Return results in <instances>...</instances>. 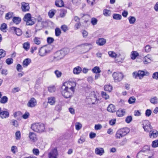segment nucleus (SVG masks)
I'll list each match as a JSON object with an SVG mask.
<instances>
[{
  "mask_svg": "<svg viewBox=\"0 0 158 158\" xmlns=\"http://www.w3.org/2000/svg\"><path fill=\"white\" fill-rule=\"evenodd\" d=\"M6 55V52L3 50L0 49V59L4 57Z\"/></svg>",
  "mask_w": 158,
  "mask_h": 158,
  "instance_id": "51",
  "label": "nucleus"
},
{
  "mask_svg": "<svg viewBox=\"0 0 158 158\" xmlns=\"http://www.w3.org/2000/svg\"><path fill=\"white\" fill-rule=\"evenodd\" d=\"M151 50V47L150 46L148 45H147L145 47V51L146 52H148L150 51Z\"/></svg>",
  "mask_w": 158,
  "mask_h": 158,
  "instance_id": "61",
  "label": "nucleus"
},
{
  "mask_svg": "<svg viewBox=\"0 0 158 158\" xmlns=\"http://www.w3.org/2000/svg\"><path fill=\"white\" fill-rule=\"evenodd\" d=\"M107 110L110 112H114L116 110L115 106L113 104H110L107 107Z\"/></svg>",
  "mask_w": 158,
  "mask_h": 158,
  "instance_id": "18",
  "label": "nucleus"
},
{
  "mask_svg": "<svg viewBox=\"0 0 158 158\" xmlns=\"http://www.w3.org/2000/svg\"><path fill=\"white\" fill-rule=\"evenodd\" d=\"M48 103L51 105H53L55 102V98L54 97H51L48 98Z\"/></svg>",
  "mask_w": 158,
  "mask_h": 158,
  "instance_id": "29",
  "label": "nucleus"
},
{
  "mask_svg": "<svg viewBox=\"0 0 158 158\" xmlns=\"http://www.w3.org/2000/svg\"><path fill=\"white\" fill-rule=\"evenodd\" d=\"M56 88L54 86H51L48 88V91L50 93L54 92L56 90Z\"/></svg>",
  "mask_w": 158,
  "mask_h": 158,
  "instance_id": "44",
  "label": "nucleus"
},
{
  "mask_svg": "<svg viewBox=\"0 0 158 158\" xmlns=\"http://www.w3.org/2000/svg\"><path fill=\"white\" fill-rule=\"evenodd\" d=\"M31 62V60L30 59L27 58L25 59L23 62V66L24 67H27Z\"/></svg>",
  "mask_w": 158,
  "mask_h": 158,
  "instance_id": "22",
  "label": "nucleus"
},
{
  "mask_svg": "<svg viewBox=\"0 0 158 158\" xmlns=\"http://www.w3.org/2000/svg\"><path fill=\"white\" fill-rule=\"evenodd\" d=\"M66 84L67 86H65L64 88L71 91L73 92H74L75 87L76 85V83L75 82L73 81H69L66 83H65L64 84Z\"/></svg>",
  "mask_w": 158,
  "mask_h": 158,
  "instance_id": "8",
  "label": "nucleus"
},
{
  "mask_svg": "<svg viewBox=\"0 0 158 158\" xmlns=\"http://www.w3.org/2000/svg\"><path fill=\"white\" fill-rule=\"evenodd\" d=\"M9 116V112L7 111H1L0 114V117L2 118H6Z\"/></svg>",
  "mask_w": 158,
  "mask_h": 158,
  "instance_id": "15",
  "label": "nucleus"
},
{
  "mask_svg": "<svg viewBox=\"0 0 158 158\" xmlns=\"http://www.w3.org/2000/svg\"><path fill=\"white\" fill-rule=\"evenodd\" d=\"M113 18L114 19L119 20L122 19V16L118 14H114L113 15Z\"/></svg>",
  "mask_w": 158,
  "mask_h": 158,
  "instance_id": "33",
  "label": "nucleus"
},
{
  "mask_svg": "<svg viewBox=\"0 0 158 158\" xmlns=\"http://www.w3.org/2000/svg\"><path fill=\"white\" fill-rule=\"evenodd\" d=\"M152 78L154 79L157 80L158 79V72H156L153 73Z\"/></svg>",
  "mask_w": 158,
  "mask_h": 158,
  "instance_id": "64",
  "label": "nucleus"
},
{
  "mask_svg": "<svg viewBox=\"0 0 158 158\" xmlns=\"http://www.w3.org/2000/svg\"><path fill=\"white\" fill-rule=\"evenodd\" d=\"M42 39L38 37H35L33 40V42L37 45H40L41 43Z\"/></svg>",
  "mask_w": 158,
  "mask_h": 158,
  "instance_id": "23",
  "label": "nucleus"
},
{
  "mask_svg": "<svg viewBox=\"0 0 158 158\" xmlns=\"http://www.w3.org/2000/svg\"><path fill=\"white\" fill-rule=\"evenodd\" d=\"M129 23L131 24H134L136 21L135 18L133 16H130L128 18Z\"/></svg>",
  "mask_w": 158,
  "mask_h": 158,
  "instance_id": "36",
  "label": "nucleus"
},
{
  "mask_svg": "<svg viewBox=\"0 0 158 158\" xmlns=\"http://www.w3.org/2000/svg\"><path fill=\"white\" fill-rule=\"evenodd\" d=\"M85 141V139L82 137H81L79 139L78 142L79 144H82Z\"/></svg>",
  "mask_w": 158,
  "mask_h": 158,
  "instance_id": "59",
  "label": "nucleus"
},
{
  "mask_svg": "<svg viewBox=\"0 0 158 158\" xmlns=\"http://www.w3.org/2000/svg\"><path fill=\"white\" fill-rule=\"evenodd\" d=\"M69 52V49L68 48H64L60 50L57 51L55 54L54 58L60 60L62 58Z\"/></svg>",
  "mask_w": 158,
  "mask_h": 158,
  "instance_id": "5",
  "label": "nucleus"
},
{
  "mask_svg": "<svg viewBox=\"0 0 158 158\" xmlns=\"http://www.w3.org/2000/svg\"><path fill=\"white\" fill-rule=\"evenodd\" d=\"M32 18L30 13H27L25 15L23 19L24 21L27 22L29 19H31Z\"/></svg>",
  "mask_w": 158,
  "mask_h": 158,
  "instance_id": "31",
  "label": "nucleus"
},
{
  "mask_svg": "<svg viewBox=\"0 0 158 158\" xmlns=\"http://www.w3.org/2000/svg\"><path fill=\"white\" fill-rule=\"evenodd\" d=\"M135 101V98L133 97H130L128 100V102L130 104L134 103Z\"/></svg>",
  "mask_w": 158,
  "mask_h": 158,
  "instance_id": "54",
  "label": "nucleus"
},
{
  "mask_svg": "<svg viewBox=\"0 0 158 158\" xmlns=\"http://www.w3.org/2000/svg\"><path fill=\"white\" fill-rule=\"evenodd\" d=\"M106 40L104 38H99L96 42V44L100 46H102L106 43Z\"/></svg>",
  "mask_w": 158,
  "mask_h": 158,
  "instance_id": "16",
  "label": "nucleus"
},
{
  "mask_svg": "<svg viewBox=\"0 0 158 158\" xmlns=\"http://www.w3.org/2000/svg\"><path fill=\"white\" fill-rule=\"evenodd\" d=\"M16 139L17 140H19L21 137L20 132L19 131H17L15 133Z\"/></svg>",
  "mask_w": 158,
  "mask_h": 158,
  "instance_id": "58",
  "label": "nucleus"
},
{
  "mask_svg": "<svg viewBox=\"0 0 158 158\" xmlns=\"http://www.w3.org/2000/svg\"><path fill=\"white\" fill-rule=\"evenodd\" d=\"M108 53L109 56L112 58H116L117 54L113 51H109Z\"/></svg>",
  "mask_w": 158,
  "mask_h": 158,
  "instance_id": "46",
  "label": "nucleus"
},
{
  "mask_svg": "<svg viewBox=\"0 0 158 158\" xmlns=\"http://www.w3.org/2000/svg\"><path fill=\"white\" fill-rule=\"evenodd\" d=\"M31 128L33 131L40 133L44 132L45 129L44 124L41 123H36L32 124Z\"/></svg>",
  "mask_w": 158,
  "mask_h": 158,
  "instance_id": "2",
  "label": "nucleus"
},
{
  "mask_svg": "<svg viewBox=\"0 0 158 158\" xmlns=\"http://www.w3.org/2000/svg\"><path fill=\"white\" fill-rule=\"evenodd\" d=\"M10 29L11 30L13 31L18 36H20L22 34V31L19 28L13 27L10 28Z\"/></svg>",
  "mask_w": 158,
  "mask_h": 158,
  "instance_id": "13",
  "label": "nucleus"
},
{
  "mask_svg": "<svg viewBox=\"0 0 158 158\" xmlns=\"http://www.w3.org/2000/svg\"><path fill=\"white\" fill-rule=\"evenodd\" d=\"M92 71L94 73L96 74L99 73L101 72L100 68L98 66H95L92 69Z\"/></svg>",
  "mask_w": 158,
  "mask_h": 158,
  "instance_id": "30",
  "label": "nucleus"
},
{
  "mask_svg": "<svg viewBox=\"0 0 158 158\" xmlns=\"http://www.w3.org/2000/svg\"><path fill=\"white\" fill-rule=\"evenodd\" d=\"M61 33L60 29L58 28H56L55 29V35L56 36H58L60 35Z\"/></svg>",
  "mask_w": 158,
  "mask_h": 158,
  "instance_id": "48",
  "label": "nucleus"
},
{
  "mask_svg": "<svg viewBox=\"0 0 158 158\" xmlns=\"http://www.w3.org/2000/svg\"><path fill=\"white\" fill-rule=\"evenodd\" d=\"M103 14L106 16H109L111 14V11L110 10L105 9L103 10Z\"/></svg>",
  "mask_w": 158,
  "mask_h": 158,
  "instance_id": "35",
  "label": "nucleus"
},
{
  "mask_svg": "<svg viewBox=\"0 0 158 158\" xmlns=\"http://www.w3.org/2000/svg\"><path fill=\"white\" fill-rule=\"evenodd\" d=\"M36 105V101L35 99L33 98H31L27 104L28 106L33 107L35 106Z\"/></svg>",
  "mask_w": 158,
  "mask_h": 158,
  "instance_id": "12",
  "label": "nucleus"
},
{
  "mask_svg": "<svg viewBox=\"0 0 158 158\" xmlns=\"http://www.w3.org/2000/svg\"><path fill=\"white\" fill-rule=\"evenodd\" d=\"M57 78H59L61 77L62 75V73L58 70H56L54 72Z\"/></svg>",
  "mask_w": 158,
  "mask_h": 158,
  "instance_id": "49",
  "label": "nucleus"
},
{
  "mask_svg": "<svg viewBox=\"0 0 158 158\" xmlns=\"http://www.w3.org/2000/svg\"><path fill=\"white\" fill-rule=\"evenodd\" d=\"M150 102L153 104H156L158 102V98L156 97H154L151 98L150 99Z\"/></svg>",
  "mask_w": 158,
  "mask_h": 158,
  "instance_id": "47",
  "label": "nucleus"
},
{
  "mask_svg": "<svg viewBox=\"0 0 158 158\" xmlns=\"http://www.w3.org/2000/svg\"><path fill=\"white\" fill-rule=\"evenodd\" d=\"M82 47H83L85 48H87L88 50H90L92 48V45L90 43H85L84 44H82L81 45Z\"/></svg>",
  "mask_w": 158,
  "mask_h": 158,
  "instance_id": "27",
  "label": "nucleus"
},
{
  "mask_svg": "<svg viewBox=\"0 0 158 158\" xmlns=\"http://www.w3.org/2000/svg\"><path fill=\"white\" fill-rule=\"evenodd\" d=\"M130 132L129 129L127 127H124L117 130L115 135L116 139H120L126 135Z\"/></svg>",
  "mask_w": 158,
  "mask_h": 158,
  "instance_id": "3",
  "label": "nucleus"
},
{
  "mask_svg": "<svg viewBox=\"0 0 158 158\" xmlns=\"http://www.w3.org/2000/svg\"><path fill=\"white\" fill-rule=\"evenodd\" d=\"M29 137L30 139L33 141H35L36 140V135L34 132H30Z\"/></svg>",
  "mask_w": 158,
  "mask_h": 158,
  "instance_id": "25",
  "label": "nucleus"
},
{
  "mask_svg": "<svg viewBox=\"0 0 158 158\" xmlns=\"http://www.w3.org/2000/svg\"><path fill=\"white\" fill-rule=\"evenodd\" d=\"M23 47L26 51H27L30 48L29 43L28 42L24 43L23 44Z\"/></svg>",
  "mask_w": 158,
  "mask_h": 158,
  "instance_id": "40",
  "label": "nucleus"
},
{
  "mask_svg": "<svg viewBox=\"0 0 158 158\" xmlns=\"http://www.w3.org/2000/svg\"><path fill=\"white\" fill-rule=\"evenodd\" d=\"M58 154L57 149L54 148L48 154L49 158H57L56 156Z\"/></svg>",
  "mask_w": 158,
  "mask_h": 158,
  "instance_id": "10",
  "label": "nucleus"
},
{
  "mask_svg": "<svg viewBox=\"0 0 158 158\" xmlns=\"http://www.w3.org/2000/svg\"><path fill=\"white\" fill-rule=\"evenodd\" d=\"M82 34L84 38H86L88 35V32L85 30H83L82 31Z\"/></svg>",
  "mask_w": 158,
  "mask_h": 158,
  "instance_id": "62",
  "label": "nucleus"
},
{
  "mask_svg": "<svg viewBox=\"0 0 158 158\" xmlns=\"http://www.w3.org/2000/svg\"><path fill=\"white\" fill-rule=\"evenodd\" d=\"M67 10L66 9H61L59 15L62 18L64 17L67 13Z\"/></svg>",
  "mask_w": 158,
  "mask_h": 158,
  "instance_id": "24",
  "label": "nucleus"
},
{
  "mask_svg": "<svg viewBox=\"0 0 158 158\" xmlns=\"http://www.w3.org/2000/svg\"><path fill=\"white\" fill-rule=\"evenodd\" d=\"M13 13L9 12L6 13L5 15V19L8 20L12 18L13 16Z\"/></svg>",
  "mask_w": 158,
  "mask_h": 158,
  "instance_id": "39",
  "label": "nucleus"
},
{
  "mask_svg": "<svg viewBox=\"0 0 158 158\" xmlns=\"http://www.w3.org/2000/svg\"><path fill=\"white\" fill-rule=\"evenodd\" d=\"M97 22L98 20L96 18H92L91 23L93 25H96L97 24Z\"/></svg>",
  "mask_w": 158,
  "mask_h": 158,
  "instance_id": "55",
  "label": "nucleus"
},
{
  "mask_svg": "<svg viewBox=\"0 0 158 158\" xmlns=\"http://www.w3.org/2000/svg\"><path fill=\"white\" fill-rule=\"evenodd\" d=\"M131 58L132 59H135L136 57L138 56V54L136 52L134 51L132 52L131 54Z\"/></svg>",
  "mask_w": 158,
  "mask_h": 158,
  "instance_id": "45",
  "label": "nucleus"
},
{
  "mask_svg": "<svg viewBox=\"0 0 158 158\" xmlns=\"http://www.w3.org/2000/svg\"><path fill=\"white\" fill-rule=\"evenodd\" d=\"M6 6H4L2 5L0 7V17L3 15L4 12L5 11Z\"/></svg>",
  "mask_w": 158,
  "mask_h": 158,
  "instance_id": "34",
  "label": "nucleus"
},
{
  "mask_svg": "<svg viewBox=\"0 0 158 158\" xmlns=\"http://www.w3.org/2000/svg\"><path fill=\"white\" fill-rule=\"evenodd\" d=\"M33 153L36 155L38 156L39 154V151L38 149L37 148H34L32 150Z\"/></svg>",
  "mask_w": 158,
  "mask_h": 158,
  "instance_id": "57",
  "label": "nucleus"
},
{
  "mask_svg": "<svg viewBox=\"0 0 158 158\" xmlns=\"http://www.w3.org/2000/svg\"><path fill=\"white\" fill-rule=\"evenodd\" d=\"M82 69L79 66L74 68L73 70V73L75 74H78L81 71Z\"/></svg>",
  "mask_w": 158,
  "mask_h": 158,
  "instance_id": "21",
  "label": "nucleus"
},
{
  "mask_svg": "<svg viewBox=\"0 0 158 158\" xmlns=\"http://www.w3.org/2000/svg\"><path fill=\"white\" fill-rule=\"evenodd\" d=\"M112 76L114 81L116 82L121 81L124 77V75L122 73L116 72H114L113 73Z\"/></svg>",
  "mask_w": 158,
  "mask_h": 158,
  "instance_id": "7",
  "label": "nucleus"
},
{
  "mask_svg": "<svg viewBox=\"0 0 158 158\" xmlns=\"http://www.w3.org/2000/svg\"><path fill=\"white\" fill-rule=\"evenodd\" d=\"M142 123L143 128H144L145 127L151 125L150 123L148 120H143V121Z\"/></svg>",
  "mask_w": 158,
  "mask_h": 158,
  "instance_id": "37",
  "label": "nucleus"
},
{
  "mask_svg": "<svg viewBox=\"0 0 158 158\" xmlns=\"http://www.w3.org/2000/svg\"><path fill=\"white\" fill-rule=\"evenodd\" d=\"M104 152V150L102 148H98L95 149V153L101 156L103 154Z\"/></svg>",
  "mask_w": 158,
  "mask_h": 158,
  "instance_id": "19",
  "label": "nucleus"
},
{
  "mask_svg": "<svg viewBox=\"0 0 158 158\" xmlns=\"http://www.w3.org/2000/svg\"><path fill=\"white\" fill-rule=\"evenodd\" d=\"M152 146L153 148H156L158 147V139L152 142Z\"/></svg>",
  "mask_w": 158,
  "mask_h": 158,
  "instance_id": "50",
  "label": "nucleus"
},
{
  "mask_svg": "<svg viewBox=\"0 0 158 158\" xmlns=\"http://www.w3.org/2000/svg\"><path fill=\"white\" fill-rule=\"evenodd\" d=\"M8 101V98L6 96H3L0 99V102L2 103H5Z\"/></svg>",
  "mask_w": 158,
  "mask_h": 158,
  "instance_id": "41",
  "label": "nucleus"
},
{
  "mask_svg": "<svg viewBox=\"0 0 158 158\" xmlns=\"http://www.w3.org/2000/svg\"><path fill=\"white\" fill-rule=\"evenodd\" d=\"M13 62V59L11 58H9L6 60V63L8 65H10Z\"/></svg>",
  "mask_w": 158,
  "mask_h": 158,
  "instance_id": "60",
  "label": "nucleus"
},
{
  "mask_svg": "<svg viewBox=\"0 0 158 158\" xmlns=\"http://www.w3.org/2000/svg\"><path fill=\"white\" fill-rule=\"evenodd\" d=\"M49 52V50H48L46 48L42 47L39 50V54L40 56H45Z\"/></svg>",
  "mask_w": 158,
  "mask_h": 158,
  "instance_id": "11",
  "label": "nucleus"
},
{
  "mask_svg": "<svg viewBox=\"0 0 158 158\" xmlns=\"http://www.w3.org/2000/svg\"><path fill=\"white\" fill-rule=\"evenodd\" d=\"M144 129V130L145 131L147 132H149L151 130H152L153 129L152 127V126L150 125V126H147V127H145L143 128Z\"/></svg>",
  "mask_w": 158,
  "mask_h": 158,
  "instance_id": "42",
  "label": "nucleus"
},
{
  "mask_svg": "<svg viewBox=\"0 0 158 158\" xmlns=\"http://www.w3.org/2000/svg\"><path fill=\"white\" fill-rule=\"evenodd\" d=\"M55 5L57 7H62L64 6L62 0H56L55 2Z\"/></svg>",
  "mask_w": 158,
  "mask_h": 158,
  "instance_id": "20",
  "label": "nucleus"
},
{
  "mask_svg": "<svg viewBox=\"0 0 158 158\" xmlns=\"http://www.w3.org/2000/svg\"><path fill=\"white\" fill-rule=\"evenodd\" d=\"M12 125L15 127H17L18 125V121L14 119H12L11 121Z\"/></svg>",
  "mask_w": 158,
  "mask_h": 158,
  "instance_id": "63",
  "label": "nucleus"
},
{
  "mask_svg": "<svg viewBox=\"0 0 158 158\" xmlns=\"http://www.w3.org/2000/svg\"><path fill=\"white\" fill-rule=\"evenodd\" d=\"M112 89V86L110 85H106L104 86V90L105 91L110 92Z\"/></svg>",
  "mask_w": 158,
  "mask_h": 158,
  "instance_id": "38",
  "label": "nucleus"
},
{
  "mask_svg": "<svg viewBox=\"0 0 158 158\" xmlns=\"http://www.w3.org/2000/svg\"><path fill=\"white\" fill-rule=\"evenodd\" d=\"M82 127V124L79 122H77L75 123L76 129L78 131L80 130Z\"/></svg>",
  "mask_w": 158,
  "mask_h": 158,
  "instance_id": "43",
  "label": "nucleus"
},
{
  "mask_svg": "<svg viewBox=\"0 0 158 158\" xmlns=\"http://www.w3.org/2000/svg\"><path fill=\"white\" fill-rule=\"evenodd\" d=\"M65 86V85L64 84L62 87L61 94L62 96L66 98H71L73 96L74 92H73L72 91L66 88H64V86Z\"/></svg>",
  "mask_w": 158,
  "mask_h": 158,
  "instance_id": "6",
  "label": "nucleus"
},
{
  "mask_svg": "<svg viewBox=\"0 0 158 158\" xmlns=\"http://www.w3.org/2000/svg\"><path fill=\"white\" fill-rule=\"evenodd\" d=\"M125 113V111L121 109H119L116 112L117 115L119 117L124 115Z\"/></svg>",
  "mask_w": 158,
  "mask_h": 158,
  "instance_id": "26",
  "label": "nucleus"
},
{
  "mask_svg": "<svg viewBox=\"0 0 158 158\" xmlns=\"http://www.w3.org/2000/svg\"><path fill=\"white\" fill-rule=\"evenodd\" d=\"M132 120V117L131 116H127L125 119L126 122L129 123H130Z\"/></svg>",
  "mask_w": 158,
  "mask_h": 158,
  "instance_id": "53",
  "label": "nucleus"
},
{
  "mask_svg": "<svg viewBox=\"0 0 158 158\" xmlns=\"http://www.w3.org/2000/svg\"><path fill=\"white\" fill-rule=\"evenodd\" d=\"M130 132L129 129L127 127H124L117 130L115 135L116 139H120L126 135Z\"/></svg>",
  "mask_w": 158,
  "mask_h": 158,
  "instance_id": "4",
  "label": "nucleus"
},
{
  "mask_svg": "<svg viewBox=\"0 0 158 158\" xmlns=\"http://www.w3.org/2000/svg\"><path fill=\"white\" fill-rule=\"evenodd\" d=\"M152 155L149 146L146 145L137 154L136 157L137 158H152Z\"/></svg>",
  "mask_w": 158,
  "mask_h": 158,
  "instance_id": "1",
  "label": "nucleus"
},
{
  "mask_svg": "<svg viewBox=\"0 0 158 158\" xmlns=\"http://www.w3.org/2000/svg\"><path fill=\"white\" fill-rule=\"evenodd\" d=\"M149 132V136L151 138H155L158 135V132L156 130H153V129Z\"/></svg>",
  "mask_w": 158,
  "mask_h": 158,
  "instance_id": "14",
  "label": "nucleus"
},
{
  "mask_svg": "<svg viewBox=\"0 0 158 158\" xmlns=\"http://www.w3.org/2000/svg\"><path fill=\"white\" fill-rule=\"evenodd\" d=\"M102 97L106 99H108L109 98V95L107 94L106 92H102Z\"/></svg>",
  "mask_w": 158,
  "mask_h": 158,
  "instance_id": "52",
  "label": "nucleus"
},
{
  "mask_svg": "<svg viewBox=\"0 0 158 158\" xmlns=\"http://www.w3.org/2000/svg\"><path fill=\"white\" fill-rule=\"evenodd\" d=\"M21 8L23 12H26L29 11L30 6L28 3L23 2L21 3Z\"/></svg>",
  "mask_w": 158,
  "mask_h": 158,
  "instance_id": "9",
  "label": "nucleus"
},
{
  "mask_svg": "<svg viewBox=\"0 0 158 158\" xmlns=\"http://www.w3.org/2000/svg\"><path fill=\"white\" fill-rule=\"evenodd\" d=\"M21 19L19 17H15L13 18V21L16 24H19L21 22Z\"/></svg>",
  "mask_w": 158,
  "mask_h": 158,
  "instance_id": "32",
  "label": "nucleus"
},
{
  "mask_svg": "<svg viewBox=\"0 0 158 158\" xmlns=\"http://www.w3.org/2000/svg\"><path fill=\"white\" fill-rule=\"evenodd\" d=\"M35 18L32 17L31 19H29L26 22V24L27 25H32L35 23Z\"/></svg>",
  "mask_w": 158,
  "mask_h": 158,
  "instance_id": "28",
  "label": "nucleus"
},
{
  "mask_svg": "<svg viewBox=\"0 0 158 158\" xmlns=\"http://www.w3.org/2000/svg\"><path fill=\"white\" fill-rule=\"evenodd\" d=\"M61 28L64 32H66L69 29L68 27L65 25L61 26Z\"/></svg>",
  "mask_w": 158,
  "mask_h": 158,
  "instance_id": "56",
  "label": "nucleus"
},
{
  "mask_svg": "<svg viewBox=\"0 0 158 158\" xmlns=\"http://www.w3.org/2000/svg\"><path fill=\"white\" fill-rule=\"evenodd\" d=\"M138 76L139 77L140 79H141V77L142 78L144 75H148L149 74V73L148 72H146L145 73L143 71L139 70L138 72Z\"/></svg>",
  "mask_w": 158,
  "mask_h": 158,
  "instance_id": "17",
  "label": "nucleus"
}]
</instances>
